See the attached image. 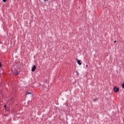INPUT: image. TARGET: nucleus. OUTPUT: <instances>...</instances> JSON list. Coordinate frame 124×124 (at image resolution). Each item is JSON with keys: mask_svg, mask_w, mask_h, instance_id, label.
Segmentation results:
<instances>
[{"mask_svg": "<svg viewBox=\"0 0 124 124\" xmlns=\"http://www.w3.org/2000/svg\"><path fill=\"white\" fill-rule=\"evenodd\" d=\"M97 100H98L97 99L95 98V99H94V100H93V101L95 102V101H97Z\"/></svg>", "mask_w": 124, "mask_h": 124, "instance_id": "423d86ee", "label": "nucleus"}, {"mask_svg": "<svg viewBox=\"0 0 124 124\" xmlns=\"http://www.w3.org/2000/svg\"><path fill=\"white\" fill-rule=\"evenodd\" d=\"M123 89H124V83L122 85Z\"/></svg>", "mask_w": 124, "mask_h": 124, "instance_id": "0eeeda50", "label": "nucleus"}, {"mask_svg": "<svg viewBox=\"0 0 124 124\" xmlns=\"http://www.w3.org/2000/svg\"><path fill=\"white\" fill-rule=\"evenodd\" d=\"M36 69V66L35 65H34V66H33V67L31 68V71L32 72L35 71Z\"/></svg>", "mask_w": 124, "mask_h": 124, "instance_id": "f257e3e1", "label": "nucleus"}, {"mask_svg": "<svg viewBox=\"0 0 124 124\" xmlns=\"http://www.w3.org/2000/svg\"><path fill=\"white\" fill-rule=\"evenodd\" d=\"M88 67V64H86V67Z\"/></svg>", "mask_w": 124, "mask_h": 124, "instance_id": "6e6552de", "label": "nucleus"}, {"mask_svg": "<svg viewBox=\"0 0 124 124\" xmlns=\"http://www.w3.org/2000/svg\"><path fill=\"white\" fill-rule=\"evenodd\" d=\"M4 107H5V108H6V106L5 105V106H4Z\"/></svg>", "mask_w": 124, "mask_h": 124, "instance_id": "9b49d317", "label": "nucleus"}, {"mask_svg": "<svg viewBox=\"0 0 124 124\" xmlns=\"http://www.w3.org/2000/svg\"><path fill=\"white\" fill-rule=\"evenodd\" d=\"M31 94V92H28V91H27L25 93L26 95H28V94Z\"/></svg>", "mask_w": 124, "mask_h": 124, "instance_id": "20e7f679", "label": "nucleus"}, {"mask_svg": "<svg viewBox=\"0 0 124 124\" xmlns=\"http://www.w3.org/2000/svg\"><path fill=\"white\" fill-rule=\"evenodd\" d=\"M19 74V72L18 71H16V75H18Z\"/></svg>", "mask_w": 124, "mask_h": 124, "instance_id": "39448f33", "label": "nucleus"}, {"mask_svg": "<svg viewBox=\"0 0 124 124\" xmlns=\"http://www.w3.org/2000/svg\"><path fill=\"white\" fill-rule=\"evenodd\" d=\"M77 63L79 65H81L82 64V63L80 62V60H77Z\"/></svg>", "mask_w": 124, "mask_h": 124, "instance_id": "7ed1b4c3", "label": "nucleus"}, {"mask_svg": "<svg viewBox=\"0 0 124 124\" xmlns=\"http://www.w3.org/2000/svg\"><path fill=\"white\" fill-rule=\"evenodd\" d=\"M114 43H116V41H114Z\"/></svg>", "mask_w": 124, "mask_h": 124, "instance_id": "9d476101", "label": "nucleus"}, {"mask_svg": "<svg viewBox=\"0 0 124 124\" xmlns=\"http://www.w3.org/2000/svg\"><path fill=\"white\" fill-rule=\"evenodd\" d=\"M119 88H117V87H115L114 88V91L115 92V93H117L119 91Z\"/></svg>", "mask_w": 124, "mask_h": 124, "instance_id": "f03ea898", "label": "nucleus"}, {"mask_svg": "<svg viewBox=\"0 0 124 124\" xmlns=\"http://www.w3.org/2000/svg\"><path fill=\"white\" fill-rule=\"evenodd\" d=\"M1 64L0 63V67H1Z\"/></svg>", "mask_w": 124, "mask_h": 124, "instance_id": "1a4fd4ad", "label": "nucleus"}]
</instances>
